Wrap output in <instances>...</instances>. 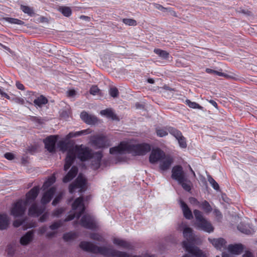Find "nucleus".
Listing matches in <instances>:
<instances>
[{"label": "nucleus", "mask_w": 257, "mask_h": 257, "mask_svg": "<svg viewBox=\"0 0 257 257\" xmlns=\"http://www.w3.org/2000/svg\"><path fill=\"white\" fill-rule=\"evenodd\" d=\"M79 246L85 251L93 253H99L106 257H155L154 255L147 252L140 255H131L126 252L117 250L106 246H98L88 241H82Z\"/></svg>", "instance_id": "f257e3e1"}, {"label": "nucleus", "mask_w": 257, "mask_h": 257, "mask_svg": "<svg viewBox=\"0 0 257 257\" xmlns=\"http://www.w3.org/2000/svg\"><path fill=\"white\" fill-rule=\"evenodd\" d=\"M151 149V146L147 143L133 145L122 142L118 146L110 148L109 152L112 155H121L128 153L135 155L143 156L149 152Z\"/></svg>", "instance_id": "f03ea898"}, {"label": "nucleus", "mask_w": 257, "mask_h": 257, "mask_svg": "<svg viewBox=\"0 0 257 257\" xmlns=\"http://www.w3.org/2000/svg\"><path fill=\"white\" fill-rule=\"evenodd\" d=\"M92 152L88 147L81 146H76L71 149L69 150L65 158L64 170L67 171L73 163L77 156L81 161H86L91 157Z\"/></svg>", "instance_id": "7ed1b4c3"}, {"label": "nucleus", "mask_w": 257, "mask_h": 257, "mask_svg": "<svg viewBox=\"0 0 257 257\" xmlns=\"http://www.w3.org/2000/svg\"><path fill=\"white\" fill-rule=\"evenodd\" d=\"M183 233L184 238L187 240L182 242L183 247L186 251L196 257H204L203 252L194 245L195 236L193 233V230L190 227H186Z\"/></svg>", "instance_id": "20e7f679"}, {"label": "nucleus", "mask_w": 257, "mask_h": 257, "mask_svg": "<svg viewBox=\"0 0 257 257\" xmlns=\"http://www.w3.org/2000/svg\"><path fill=\"white\" fill-rule=\"evenodd\" d=\"M171 177L176 180L185 191L190 192L191 190L192 182L188 179L182 166L177 165L173 168Z\"/></svg>", "instance_id": "39448f33"}, {"label": "nucleus", "mask_w": 257, "mask_h": 257, "mask_svg": "<svg viewBox=\"0 0 257 257\" xmlns=\"http://www.w3.org/2000/svg\"><path fill=\"white\" fill-rule=\"evenodd\" d=\"M193 213L196 219L195 224L198 228L209 233L213 231V227L211 224L203 217L202 213L200 211L195 209L193 211Z\"/></svg>", "instance_id": "423d86ee"}, {"label": "nucleus", "mask_w": 257, "mask_h": 257, "mask_svg": "<svg viewBox=\"0 0 257 257\" xmlns=\"http://www.w3.org/2000/svg\"><path fill=\"white\" fill-rule=\"evenodd\" d=\"M72 210L76 212L69 215L63 221L66 222L73 220L75 217L79 218L85 211V207L83 203V199L80 197L75 199L72 205Z\"/></svg>", "instance_id": "0eeeda50"}, {"label": "nucleus", "mask_w": 257, "mask_h": 257, "mask_svg": "<svg viewBox=\"0 0 257 257\" xmlns=\"http://www.w3.org/2000/svg\"><path fill=\"white\" fill-rule=\"evenodd\" d=\"M27 205L23 200H18L13 204L11 209V214L15 217L22 216L26 211Z\"/></svg>", "instance_id": "6e6552de"}, {"label": "nucleus", "mask_w": 257, "mask_h": 257, "mask_svg": "<svg viewBox=\"0 0 257 257\" xmlns=\"http://www.w3.org/2000/svg\"><path fill=\"white\" fill-rule=\"evenodd\" d=\"M86 181L85 178L81 174H79L75 181L70 185L69 187V192L73 193L76 189H79V192L83 191L85 189Z\"/></svg>", "instance_id": "1a4fd4ad"}, {"label": "nucleus", "mask_w": 257, "mask_h": 257, "mask_svg": "<svg viewBox=\"0 0 257 257\" xmlns=\"http://www.w3.org/2000/svg\"><path fill=\"white\" fill-rule=\"evenodd\" d=\"M80 224L83 227L89 229H95L97 227L95 218L88 214H85L82 217Z\"/></svg>", "instance_id": "9d476101"}, {"label": "nucleus", "mask_w": 257, "mask_h": 257, "mask_svg": "<svg viewBox=\"0 0 257 257\" xmlns=\"http://www.w3.org/2000/svg\"><path fill=\"white\" fill-rule=\"evenodd\" d=\"M90 142L96 148L106 147L109 146L106 137L102 136H95L91 137Z\"/></svg>", "instance_id": "9b49d317"}, {"label": "nucleus", "mask_w": 257, "mask_h": 257, "mask_svg": "<svg viewBox=\"0 0 257 257\" xmlns=\"http://www.w3.org/2000/svg\"><path fill=\"white\" fill-rule=\"evenodd\" d=\"M165 155V153L160 149H154L150 154L149 161L151 164L159 163L162 159H163Z\"/></svg>", "instance_id": "f8f14e48"}, {"label": "nucleus", "mask_w": 257, "mask_h": 257, "mask_svg": "<svg viewBox=\"0 0 257 257\" xmlns=\"http://www.w3.org/2000/svg\"><path fill=\"white\" fill-rule=\"evenodd\" d=\"M169 133L173 136L178 141L179 146L182 148H186L187 144L185 138L183 136L181 132L174 127L168 129Z\"/></svg>", "instance_id": "ddd939ff"}, {"label": "nucleus", "mask_w": 257, "mask_h": 257, "mask_svg": "<svg viewBox=\"0 0 257 257\" xmlns=\"http://www.w3.org/2000/svg\"><path fill=\"white\" fill-rule=\"evenodd\" d=\"M40 191L39 186H35L32 188L26 195V199L24 201L27 204L34 202L38 196Z\"/></svg>", "instance_id": "4468645a"}, {"label": "nucleus", "mask_w": 257, "mask_h": 257, "mask_svg": "<svg viewBox=\"0 0 257 257\" xmlns=\"http://www.w3.org/2000/svg\"><path fill=\"white\" fill-rule=\"evenodd\" d=\"M173 163V158L169 155H165L159 162V168L163 171L168 170Z\"/></svg>", "instance_id": "2eb2a0df"}, {"label": "nucleus", "mask_w": 257, "mask_h": 257, "mask_svg": "<svg viewBox=\"0 0 257 257\" xmlns=\"http://www.w3.org/2000/svg\"><path fill=\"white\" fill-rule=\"evenodd\" d=\"M57 140V136H50L44 141L46 149L51 153L55 151V145Z\"/></svg>", "instance_id": "dca6fc26"}, {"label": "nucleus", "mask_w": 257, "mask_h": 257, "mask_svg": "<svg viewBox=\"0 0 257 257\" xmlns=\"http://www.w3.org/2000/svg\"><path fill=\"white\" fill-rule=\"evenodd\" d=\"M45 209L44 207L39 206L36 203H33L29 209L28 214L33 217H38L44 212Z\"/></svg>", "instance_id": "f3484780"}, {"label": "nucleus", "mask_w": 257, "mask_h": 257, "mask_svg": "<svg viewBox=\"0 0 257 257\" xmlns=\"http://www.w3.org/2000/svg\"><path fill=\"white\" fill-rule=\"evenodd\" d=\"M102 157V155L100 152H97L91 154V157L90 159L91 160V166L93 169H97L99 168Z\"/></svg>", "instance_id": "a211bd4d"}, {"label": "nucleus", "mask_w": 257, "mask_h": 257, "mask_svg": "<svg viewBox=\"0 0 257 257\" xmlns=\"http://www.w3.org/2000/svg\"><path fill=\"white\" fill-rule=\"evenodd\" d=\"M112 242L116 246L126 249H132L133 248V246L130 242L119 238L114 237Z\"/></svg>", "instance_id": "6ab92c4d"}, {"label": "nucleus", "mask_w": 257, "mask_h": 257, "mask_svg": "<svg viewBox=\"0 0 257 257\" xmlns=\"http://www.w3.org/2000/svg\"><path fill=\"white\" fill-rule=\"evenodd\" d=\"M208 240L217 249L221 250L226 248V242L222 238H208Z\"/></svg>", "instance_id": "aec40b11"}, {"label": "nucleus", "mask_w": 257, "mask_h": 257, "mask_svg": "<svg viewBox=\"0 0 257 257\" xmlns=\"http://www.w3.org/2000/svg\"><path fill=\"white\" fill-rule=\"evenodd\" d=\"M56 189L53 187L50 188L48 191L45 192L43 194L41 199V203L43 204H46L49 203L56 192Z\"/></svg>", "instance_id": "412c9836"}, {"label": "nucleus", "mask_w": 257, "mask_h": 257, "mask_svg": "<svg viewBox=\"0 0 257 257\" xmlns=\"http://www.w3.org/2000/svg\"><path fill=\"white\" fill-rule=\"evenodd\" d=\"M80 117L88 124H94L97 121V117L95 116L89 114L85 111H82L81 113Z\"/></svg>", "instance_id": "4be33fe9"}, {"label": "nucleus", "mask_w": 257, "mask_h": 257, "mask_svg": "<svg viewBox=\"0 0 257 257\" xmlns=\"http://www.w3.org/2000/svg\"><path fill=\"white\" fill-rule=\"evenodd\" d=\"M33 238L34 231L30 230L21 237L20 242L22 245H27L32 241Z\"/></svg>", "instance_id": "5701e85b"}, {"label": "nucleus", "mask_w": 257, "mask_h": 257, "mask_svg": "<svg viewBox=\"0 0 257 257\" xmlns=\"http://www.w3.org/2000/svg\"><path fill=\"white\" fill-rule=\"evenodd\" d=\"M179 203L184 217L188 219H192L193 218L192 213L188 205L182 200H179Z\"/></svg>", "instance_id": "b1692460"}, {"label": "nucleus", "mask_w": 257, "mask_h": 257, "mask_svg": "<svg viewBox=\"0 0 257 257\" xmlns=\"http://www.w3.org/2000/svg\"><path fill=\"white\" fill-rule=\"evenodd\" d=\"M78 172V168L76 166H73L69 172L63 178V182L67 183L72 180L77 175Z\"/></svg>", "instance_id": "393cba45"}, {"label": "nucleus", "mask_w": 257, "mask_h": 257, "mask_svg": "<svg viewBox=\"0 0 257 257\" xmlns=\"http://www.w3.org/2000/svg\"><path fill=\"white\" fill-rule=\"evenodd\" d=\"M228 251L234 254H240L243 251V245L241 244H230L228 247Z\"/></svg>", "instance_id": "a878e982"}, {"label": "nucleus", "mask_w": 257, "mask_h": 257, "mask_svg": "<svg viewBox=\"0 0 257 257\" xmlns=\"http://www.w3.org/2000/svg\"><path fill=\"white\" fill-rule=\"evenodd\" d=\"M9 225V218L6 214H0V230L6 229Z\"/></svg>", "instance_id": "bb28decb"}, {"label": "nucleus", "mask_w": 257, "mask_h": 257, "mask_svg": "<svg viewBox=\"0 0 257 257\" xmlns=\"http://www.w3.org/2000/svg\"><path fill=\"white\" fill-rule=\"evenodd\" d=\"M58 146L60 151L63 152L67 151V153L68 152L69 150L71 149L74 147L73 146H70L69 144L63 141H59L58 144Z\"/></svg>", "instance_id": "cd10ccee"}, {"label": "nucleus", "mask_w": 257, "mask_h": 257, "mask_svg": "<svg viewBox=\"0 0 257 257\" xmlns=\"http://www.w3.org/2000/svg\"><path fill=\"white\" fill-rule=\"evenodd\" d=\"M214 74L220 76H223L228 79H233L235 80H238L239 77L235 74H227L222 72H220L214 70Z\"/></svg>", "instance_id": "c85d7f7f"}, {"label": "nucleus", "mask_w": 257, "mask_h": 257, "mask_svg": "<svg viewBox=\"0 0 257 257\" xmlns=\"http://www.w3.org/2000/svg\"><path fill=\"white\" fill-rule=\"evenodd\" d=\"M47 102V99L43 95L37 97L34 101V104L39 107H41L43 105L46 104Z\"/></svg>", "instance_id": "c756f323"}, {"label": "nucleus", "mask_w": 257, "mask_h": 257, "mask_svg": "<svg viewBox=\"0 0 257 257\" xmlns=\"http://www.w3.org/2000/svg\"><path fill=\"white\" fill-rule=\"evenodd\" d=\"M58 10L66 17H70L72 14L71 9L68 7L61 6L58 8Z\"/></svg>", "instance_id": "7c9ffc66"}, {"label": "nucleus", "mask_w": 257, "mask_h": 257, "mask_svg": "<svg viewBox=\"0 0 257 257\" xmlns=\"http://www.w3.org/2000/svg\"><path fill=\"white\" fill-rule=\"evenodd\" d=\"M77 234L74 232H69L64 233L63 236V239L66 241H70L76 238Z\"/></svg>", "instance_id": "2f4dec72"}, {"label": "nucleus", "mask_w": 257, "mask_h": 257, "mask_svg": "<svg viewBox=\"0 0 257 257\" xmlns=\"http://www.w3.org/2000/svg\"><path fill=\"white\" fill-rule=\"evenodd\" d=\"M171 127H169L168 128H157L156 130L157 135L159 137H163L167 136L168 134L169 131L168 129Z\"/></svg>", "instance_id": "473e14b6"}, {"label": "nucleus", "mask_w": 257, "mask_h": 257, "mask_svg": "<svg viewBox=\"0 0 257 257\" xmlns=\"http://www.w3.org/2000/svg\"><path fill=\"white\" fill-rule=\"evenodd\" d=\"M154 52L163 59H167L169 56V53L166 51L160 49H155Z\"/></svg>", "instance_id": "72a5a7b5"}, {"label": "nucleus", "mask_w": 257, "mask_h": 257, "mask_svg": "<svg viewBox=\"0 0 257 257\" xmlns=\"http://www.w3.org/2000/svg\"><path fill=\"white\" fill-rule=\"evenodd\" d=\"M237 228L241 232L246 234H249L252 232V231L250 228H248V226L243 225V224L241 223L238 225Z\"/></svg>", "instance_id": "f704fd0d"}, {"label": "nucleus", "mask_w": 257, "mask_h": 257, "mask_svg": "<svg viewBox=\"0 0 257 257\" xmlns=\"http://www.w3.org/2000/svg\"><path fill=\"white\" fill-rule=\"evenodd\" d=\"M199 206L201 207L204 211L206 213H209L211 212L212 210V207L209 203L206 200H204L202 203H200Z\"/></svg>", "instance_id": "c9c22d12"}, {"label": "nucleus", "mask_w": 257, "mask_h": 257, "mask_svg": "<svg viewBox=\"0 0 257 257\" xmlns=\"http://www.w3.org/2000/svg\"><path fill=\"white\" fill-rule=\"evenodd\" d=\"M55 182V177L54 176L50 177L47 181H46L43 185V188L44 190L48 188L51 185H52Z\"/></svg>", "instance_id": "e433bc0d"}, {"label": "nucleus", "mask_w": 257, "mask_h": 257, "mask_svg": "<svg viewBox=\"0 0 257 257\" xmlns=\"http://www.w3.org/2000/svg\"><path fill=\"white\" fill-rule=\"evenodd\" d=\"M5 20L11 24H17L19 25H23L24 22L20 20L12 18H6Z\"/></svg>", "instance_id": "4c0bfd02"}, {"label": "nucleus", "mask_w": 257, "mask_h": 257, "mask_svg": "<svg viewBox=\"0 0 257 257\" xmlns=\"http://www.w3.org/2000/svg\"><path fill=\"white\" fill-rule=\"evenodd\" d=\"M90 238L93 240L104 242L105 239L99 234L96 233H92L90 234Z\"/></svg>", "instance_id": "58836bf2"}, {"label": "nucleus", "mask_w": 257, "mask_h": 257, "mask_svg": "<svg viewBox=\"0 0 257 257\" xmlns=\"http://www.w3.org/2000/svg\"><path fill=\"white\" fill-rule=\"evenodd\" d=\"M21 10L24 13L27 14L30 16H32L34 13L33 9L28 6L21 5Z\"/></svg>", "instance_id": "ea45409f"}, {"label": "nucleus", "mask_w": 257, "mask_h": 257, "mask_svg": "<svg viewBox=\"0 0 257 257\" xmlns=\"http://www.w3.org/2000/svg\"><path fill=\"white\" fill-rule=\"evenodd\" d=\"M186 104H187L190 107L192 108H198L202 109L203 107L200 106L199 104L195 102H192L189 99H187L185 101Z\"/></svg>", "instance_id": "a19ab883"}, {"label": "nucleus", "mask_w": 257, "mask_h": 257, "mask_svg": "<svg viewBox=\"0 0 257 257\" xmlns=\"http://www.w3.org/2000/svg\"><path fill=\"white\" fill-rule=\"evenodd\" d=\"M208 181L212 187L216 190H218L219 186L218 183L210 176H208Z\"/></svg>", "instance_id": "79ce46f5"}, {"label": "nucleus", "mask_w": 257, "mask_h": 257, "mask_svg": "<svg viewBox=\"0 0 257 257\" xmlns=\"http://www.w3.org/2000/svg\"><path fill=\"white\" fill-rule=\"evenodd\" d=\"M87 130H83V131H79V132H76L74 133H70L68 135H67V138H73V137H77V136H81L82 135H84V134H87Z\"/></svg>", "instance_id": "37998d69"}, {"label": "nucleus", "mask_w": 257, "mask_h": 257, "mask_svg": "<svg viewBox=\"0 0 257 257\" xmlns=\"http://www.w3.org/2000/svg\"><path fill=\"white\" fill-rule=\"evenodd\" d=\"M122 22L126 25L135 26L137 25V21L132 19H123Z\"/></svg>", "instance_id": "c03bdc74"}, {"label": "nucleus", "mask_w": 257, "mask_h": 257, "mask_svg": "<svg viewBox=\"0 0 257 257\" xmlns=\"http://www.w3.org/2000/svg\"><path fill=\"white\" fill-rule=\"evenodd\" d=\"M63 224V221L60 220L59 221L54 222L50 226L51 230H55L61 227Z\"/></svg>", "instance_id": "a18cd8bd"}, {"label": "nucleus", "mask_w": 257, "mask_h": 257, "mask_svg": "<svg viewBox=\"0 0 257 257\" xmlns=\"http://www.w3.org/2000/svg\"><path fill=\"white\" fill-rule=\"evenodd\" d=\"M109 93L111 97L115 98L118 96L119 92L116 87H112L109 89Z\"/></svg>", "instance_id": "49530a36"}, {"label": "nucleus", "mask_w": 257, "mask_h": 257, "mask_svg": "<svg viewBox=\"0 0 257 257\" xmlns=\"http://www.w3.org/2000/svg\"><path fill=\"white\" fill-rule=\"evenodd\" d=\"M64 211V209L62 208H57L55 209L52 213L53 217H58Z\"/></svg>", "instance_id": "de8ad7c7"}, {"label": "nucleus", "mask_w": 257, "mask_h": 257, "mask_svg": "<svg viewBox=\"0 0 257 257\" xmlns=\"http://www.w3.org/2000/svg\"><path fill=\"white\" fill-rule=\"evenodd\" d=\"M153 5L156 9H157L163 12L167 13L168 8H165V7H163L162 5L158 4H156V3H153Z\"/></svg>", "instance_id": "09e8293b"}, {"label": "nucleus", "mask_w": 257, "mask_h": 257, "mask_svg": "<svg viewBox=\"0 0 257 257\" xmlns=\"http://www.w3.org/2000/svg\"><path fill=\"white\" fill-rule=\"evenodd\" d=\"M100 114L102 115H107V116H109V117H111L113 114L112 110L110 109H106L101 110L100 111Z\"/></svg>", "instance_id": "8fccbe9b"}, {"label": "nucleus", "mask_w": 257, "mask_h": 257, "mask_svg": "<svg viewBox=\"0 0 257 257\" xmlns=\"http://www.w3.org/2000/svg\"><path fill=\"white\" fill-rule=\"evenodd\" d=\"M99 91V89L96 86H92L90 89V93L93 95L97 94Z\"/></svg>", "instance_id": "3c124183"}, {"label": "nucleus", "mask_w": 257, "mask_h": 257, "mask_svg": "<svg viewBox=\"0 0 257 257\" xmlns=\"http://www.w3.org/2000/svg\"><path fill=\"white\" fill-rule=\"evenodd\" d=\"M5 158L9 160H12L15 158L14 155L12 153H6L4 155Z\"/></svg>", "instance_id": "603ef678"}, {"label": "nucleus", "mask_w": 257, "mask_h": 257, "mask_svg": "<svg viewBox=\"0 0 257 257\" xmlns=\"http://www.w3.org/2000/svg\"><path fill=\"white\" fill-rule=\"evenodd\" d=\"M61 195H59L58 196H57L55 199L53 200L52 203V204L53 205V206H55L57 204V203H59V202L60 201V200H61Z\"/></svg>", "instance_id": "864d4df0"}, {"label": "nucleus", "mask_w": 257, "mask_h": 257, "mask_svg": "<svg viewBox=\"0 0 257 257\" xmlns=\"http://www.w3.org/2000/svg\"><path fill=\"white\" fill-rule=\"evenodd\" d=\"M48 218V213L47 212L44 213L39 218V221L41 222H45Z\"/></svg>", "instance_id": "5fc2aeb1"}, {"label": "nucleus", "mask_w": 257, "mask_h": 257, "mask_svg": "<svg viewBox=\"0 0 257 257\" xmlns=\"http://www.w3.org/2000/svg\"><path fill=\"white\" fill-rule=\"evenodd\" d=\"M189 201L191 204L196 205L199 206L200 204V203L199 201H198V200L196 198L194 197H190L189 198Z\"/></svg>", "instance_id": "6e6d98bb"}, {"label": "nucleus", "mask_w": 257, "mask_h": 257, "mask_svg": "<svg viewBox=\"0 0 257 257\" xmlns=\"http://www.w3.org/2000/svg\"><path fill=\"white\" fill-rule=\"evenodd\" d=\"M76 91L74 89L69 90L67 92V95L68 97H73L76 95Z\"/></svg>", "instance_id": "4d7b16f0"}, {"label": "nucleus", "mask_w": 257, "mask_h": 257, "mask_svg": "<svg viewBox=\"0 0 257 257\" xmlns=\"http://www.w3.org/2000/svg\"><path fill=\"white\" fill-rule=\"evenodd\" d=\"M168 13H169L171 15L174 16V17H177V13L172 10V9L170 8H167V12Z\"/></svg>", "instance_id": "13d9d810"}, {"label": "nucleus", "mask_w": 257, "mask_h": 257, "mask_svg": "<svg viewBox=\"0 0 257 257\" xmlns=\"http://www.w3.org/2000/svg\"><path fill=\"white\" fill-rule=\"evenodd\" d=\"M22 224V221L19 220H17L14 221L13 225L15 227H18Z\"/></svg>", "instance_id": "bf43d9fd"}, {"label": "nucleus", "mask_w": 257, "mask_h": 257, "mask_svg": "<svg viewBox=\"0 0 257 257\" xmlns=\"http://www.w3.org/2000/svg\"><path fill=\"white\" fill-rule=\"evenodd\" d=\"M16 86L20 90H24L25 89V87L23 84L19 82H16Z\"/></svg>", "instance_id": "052dcab7"}, {"label": "nucleus", "mask_w": 257, "mask_h": 257, "mask_svg": "<svg viewBox=\"0 0 257 257\" xmlns=\"http://www.w3.org/2000/svg\"><path fill=\"white\" fill-rule=\"evenodd\" d=\"M214 213L217 217H218L219 218L221 217V213L218 209H214Z\"/></svg>", "instance_id": "680f3d73"}, {"label": "nucleus", "mask_w": 257, "mask_h": 257, "mask_svg": "<svg viewBox=\"0 0 257 257\" xmlns=\"http://www.w3.org/2000/svg\"><path fill=\"white\" fill-rule=\"evenodd\" d=\"M55 232H48L46 234V236L48 237H52L55 235Z\"/></svg>", "instance_id": "e2e57ef3"}, {"label": "nucleus", "mask_w": 257, "mask_h": 257, "mask_svg": "<svg viewBox=\"0 0 257 257\" xmlns=\"http://www.w3.org/2000/svg\"><path fill=\"white\" fill-rule=\"evenodd\" d=\"M209 103L211 104L215 108H217V103L213 100H210L209 101Z\"/></svg>", "instance_id": "0e129e2a"}, {"label": "nucleus", "mask_w": 257, "mask_h": 257, "mask_svg": "<svg viewBox=\"0 0 257 257\" xmlns=\"http://www.w3.org/2000/svg\"><path fill=\"white\" fill-rule=\"evenodd\" d=\"M206 72L207 73H209V74H214V70H212V69H209V68H207V69H206Z\"/></svg>", "instance_id": "69168bd1"}, {"label": "nucleus", "mask_w": 257, "mask_h": 257, "mask_svg": "<svg viewBox=\"0 0 257 257\" xmlns=\"http://www.w3.org/2000/svg\"><path fill=\"white\" fill-rule=\"evenodd\" d=\"M244 257H252V254L250 252H247L244 255Z\"/></svg>", "instance_id": "338daca9"}, {"label": "nucleus", "mask_w": 257, "mask_h": 257, "mask_svg": "<svg viewBox=\"0 0 257 257\" xmlns=\"http://www.w3.org/2000/svg\"><path fill=\"white\" fill-rule=\"evenodd\" d=\"M222 257H235V256L232 254L230 255V254H228L224 253V254H223Z\"/></svg>", "instance_id": "774afa93"}]
</instances>
